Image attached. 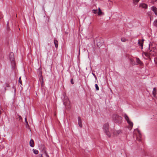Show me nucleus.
Instances as JSON below:
<instances>
[{
    "label": "nucleus",
    "instance_id": "nucleus-26",
    "mask_svg": "<svg viewBox=\"0 0 157 157\" xmlns=\"http://www.w3.org/2000/svg\"><path fill=\"white\" fill-rule=\"evenodd\" d=\"M117 116V118H118V119H119V120H121L122 118H121V117H119V116Z\"/></svg>",
    "mask_w": 157,
    "mask_h": 157
},
{
    "label": "nucleus",
    "instance_id": "nucleus-23",
    "mask_svg": "<svg viewBox=\"0 0 157 157\" xmlns=\"http://www.w3.org/2000/svg\"><path fill=\"white\" fill-rule=\"evenodd\" d=\"M97 11V10H93V12L94 13H96Z\"/></svg>",
    "mask_w": 157,
    "mask_h": 157
},
{
    "label": "nucleus",
    "instance_id": "nucleus-9",
    "mask_svg": "<svg viewBox=\"0 0 157 157\" xmlns=\"http://www.w3.org/2000/svg\"><path fill=\"white\" fill-rule=\"evenodd\" d=\"M78 125L80 127H82V123L81 119L80 117H78Z\"/></svg>",
    "mask_w": 157,
    "mask_h": 157
},
{
    "label": "nucleus",
    "instance_id": "nucleus-32",
    "mask_svg": "<svg viewBox=\"0 0 157 157\" xmlns=\"http://www.w3.org/2000/svg\"><path fill=\"white\" fill-rule=\"evenodd\" d=\"M25 122H26V123H28L26 117L25 118Z\"/></svg>",
    "mask_w": 157,
    "mask_h": 157
},
{
    "label": "nucleus",
    "instance_id": "nucleus-24",
    "mask_svg": "<svg viewBox=\"0 0 157 157\" xmlns=\"http://www.w3.org/2000/svg\"><path fill=\"white\" fill-rule=\"evenodd\" d=\"M6 87H9L10 86L9 84L8 83H5V84Z\"/></svg>",
    "mask_w": 157,
    "mask_h": 157
},
{
    "label": "nucleus",
    "instance_id": "nucleus-34",
    "mask_svg": "<svg viewBox=\"0 0 157 157\" xmlns=\"http://www.w3.org/2000/svg\"><path fill=\"white\" fill-rule=\"evenodd\" d=\"M40 75H42V73H41V71H40Z\"/></svg>",
    "mask_w": 157,
    "mask_h": 157
},
{
    "label": "nucleus",
    "instance_id": "nucleus-17",
    "mask_svg": "<svg viewBox=\"0 0 157 157\" xmlns=\"http://www.w3.org/2000/svg\"><path fill=\"white\" fill-rule=\"evenodd\" d=\"M33 153L35 154H37L38 153V151L37 150L33 149Z\"/></svg>",
    "mask_w": 157,
    "mask_h": 157
},
{
    "label": "nucleus",
    "instance_id": "nucleus-18",
    "mask_svg": "<svg viewBox=\"0 0 157 157\" xmlns=\"http://www.w3.org/2000/svg\"><path fill=\"white\" fill-rule=\"evenodd\" d=\"M102 12H101L100 9V8H98V15H100L102 14Z\"/></svg>",
    "mask_w": 157,
    "mask_h": 157
},
{
    "label": "nucleus",
    "instance_id": "nucleus-6",
    "mask_svg": "<svg viewBox=\"0 0 157 157\" xmlns=\"http://www.w3.org/2000/svg\"><path fill=\"white\" fill-rule=\"evenodd\" d=\"M114 136H117L118 135L121 134V130H114L112 132Z\"/></svg>",
    "mask_w": 157,
    "mask_h": 157
},
{
    "label": "nucleus",
    "instance_id": "nucleus-10",
    "mask_svg": "<svg viewBox=\"0 0 157 157\" xmlns=\"http://www.w3.org/2000/svg\"><path fill=\"white\" fill-rule=\"evenodd\" d=\"M30 146L32 147H33L34 146V143L33 139H31L29 142Z\"/></svg>",
    "mask_w": 157,
    "mask_h": 157
},
{
    "label": "nucleus",
    "instance_id": "nucleus-20",
    "mask_svg": "<svg viewBox=\"0 0 157 157\" xmlns=\"http://www.w3.org/2000/svg\"><path fill=\"white\" fill-rule=\"evenodd\" d=\"M153 25L157 28V20H155L154 21Z\"/></svg>",
    "mask_w": 157,
    "mask_h": 157
},
{
    "label": "nucleus",
    "instance_id": "nucleus-30",
    "mask_svg": "<svg viewBox=\"0 0 157 157\" xmlns=\"http://www.w3.org/2000/svg\"><path fill=\"white\" fill-rule=\"evenodd\" d=\"M19 120H22V118L21 116H19Z\"/></svg>",
    "mask_w": 157,
    "mask_h": 157
},
{
    "label": "nucleus",
    "instance_id": "nucleus-15",
    "mask_svg": "<svg viewBox=\"0 0 157 157\" xmlns=\"http://www.w3.org/2000/svg\"><path fill=\"white\" fill-rule=\"evenodd\" d=\"M136 62L138 64L141 65L143 64V63L138 58H136Z\"/></svg>",
    "mask_w": 157,
    "mask_h": 157
},
{
    "label": "nucleus",
    "instance_id": "nucleus-2",
    "mask_svg": "<svg viewBox=\"0 0 157 157\" xmlns=\"http://www.w3.org/2000/svg\"><path fill=\"white\" fill-rule=\"evenodd\" d=\"M41 148L42 149V150L43 153L40 155H39L38 156L39 157H49L48 155L45 150V148L44 146L43 145H41Z\"/></svg>",
    "mask_w": 157,
    "mask_h": 157
},
{
    "label": "nucleus",
    "instance_id": "nucleus-33",
    "mask_svg": "<svg viewBox=\"0 0 157 157\" xmlns=\"http://www.w3.org/2000/svg\"><path fill=\"white\" fill-rule=\"evenodd\" d=\"M6 87H4V92H5V91H6Z\"/></svg>",
    "mask_w": 157,
    "mask_h": 157
},
{
    "label": "nucleus",
    "instance_id": "nucleus-4",
    "mask_svg": "<svg viewBox=\"0 0 157 157\" xmlns=\"http://www.w3.org/2000/svg\"><path fill=\"white\" fill-rule=\"evenodd\" d=\"M135 132L137 133L136 135V140L139 141H141V135L140 131L137 129L135 130Z\"/></svg>",
    "mask_w": 157,
    "mask_h": 157
},
{
    "label": "nucleus",
    "instance_id": "nucleus-3",
    "mask_svg": "<svg viewBox=\"0 0 157 157\" xmlns=\"http://www.w3.org/2000/svg\"><path fill=\"white\" fill-rule=\"evenodd\" d=\"M124 117L125 119L127 121L128 124L129 125V126L128 128H129V129L130 130L131 129L133 126V123L132 122L129 120L128 117L127 116V115L126 114H124Z\"/></svg>",
    "mask_w": 157,
    "mask_h": 157
},
{
    "label": "nucleus",
    "instance_id": "nucleus-11",
    "mask_svg": "<svg viewBox=\"0 0 157 157\" xmlns=\"http://www.w3.org/2000/svg\"><path fill=\"white\" fill-rule=\"evenodd\" d=\"M140 7H141L143 8L147 9V6L144 3H141L140 5Z\"/></svg>",
    "mask_w": 157,
    "mask_h": 157
},
{
    "label": "nucleus",
    "instance_id": "nucleus-12",
    "mask_svg": "<svg viewBox=\"0 0 157 157\" xmlns=\"http://www.w3.org/2000/svg\"><path fill=\"white\" fill-rule=\"evenodd\" d=\"M151 10L154 12L155 14L157 16V9L155 6L151 7Z\"/></svg>",
    "mask_w": 157,
    "mask_h": 157
},
{
    "label": "nucleus",
    "instance_id": "nucleus-25",
    "mask_svg": "<svg viewBox=\"0 0 157 157\" xmlns=\"http://www.w3.org/2000/svg\"><path fill=\"white\" fill-rule=\"evenodd\" d=\"M21 77H20L19 78V82L21 84H22V81H21Z\"/></svg>",
    "mask_w": 157,
    "mask_h": 157
},
{
    "label": "nucleus",
    "instance_id": "nucleus-22",
    "mask_svg": "<svg viewBox=\"0 0 157 157\" xmlns=\"http://www.w3.org/2000/svg\"><path fill=\"white\" fill-rule=\"evenodd\" d=\"M95 88H96V90H99V88L98 86V85L97 84H95Z\"/></svg>",
    "mask_w": 157,
    "mask_h": 157
},
{
    "label": "nucleus",
    "instance_id": "nucleus-14",
    "mask_svg": "<svg viewBox=\"0 0 157 157\" xmlns=\"http://www.w3.org/2000/svg\"><path fill=\"white\" fill-rule=\"evenodd\" d=\"M149 54H150V55L151 56H155L156 55V54L155 53L154 51H151L149 52Z\"/></svg>",
    "mask_w": 157,
    "mask_h": 157
},
{
    "label": "nucleus",
    "instance_id": "nucleus-19",
    "mask_svg": "<svg viewBox=\"0 0 157 157\" xmlns=\"http://www.w3.org/2000/svg\"><path fill=\"white\" fill-rule=\"evenodd\" d=\"M143 54L146 57H149L150 56V54H149V52L148 53H146V52H144L143 53Z\"/></svg>",
    "mask_w": 157,
    "mask_h": 157
},
{
    "label": "nucleus",
    "instance_id": "nucleus-13",
    "mask_svg": "<svg viewBox=\"0 0 157 157\" xmlns=\"http://www.w3.org/2000/svg\"><path fill=\"white\" fill-rule=\"evenodd\" d=\"M54 44L55 45V47L57 48L58 47V42L57 40L54 39Z\"/></svg>",
    "mask_w": 157,
    "mask_h": 157
},
{
    "label": "nucleus",
    "instance_id": "nucleus-31",
    "mask_svg": "<svg viewBox=\"0 0 157 157\" xmlns=\"http://www.w3.org/2000/svg\"><path fill=\"white\" fill-rule=\"evenodd\" d=\"M121 41L123 42H125L126 41V40L125 39H124L123 40L122 39H121Z\"/></svg>",
    "mask_w": 157,
    "mask_h": 157
},
{
    "label": "nucleus",
    "instance_id": "nucleus-29",
    "mask_svg": "<svg viewBox=\"0 0 157 157\" xmlns=\"http://www.w3.org/2000/svg\"><path fill=\"white\" fill-rule=\"evenodd\" d=\"M92 74L94 76V77L95 78H97V77H96V75H95V74L94 73H92Z\"/></svg>",
    "mask_w": 157,
    "mask_h": 157
},
{
    "label": "nucleus",
    "instance_id": "nucleus-37",
    "mask_svg": "<svg viewBox=\"0 0 157 157\" xmlns=\"http://www.w3.org/2000/svg\"><path fill=\"white\" fill-rule=\"evenodd\" d=\"M150 20H151V17H150Z\"/></svg>",
    "mask_w": 157,
    "mask_h": 157
},
{
    "label": "nucleus",
    "instance_id": "nucleus-5",
    "mask_svg": "<svg viewBox=\"0 0 157 157\" xmlns=\"http://www.w3.org/2000/svg\"><path fill=\"white\" fill-rule=\"evenodd\" d=\"M64 99L63 100V104L65 106H68L70 104V102L67 97H64Z\"/></svg>",
    "mask_w": 157,
    "mask_h": 157
},
{
    "label": "nucleus",
    "instance_id": "nucleus-36",
    "mask_svg": "<svg viewBox=\"0 0 157 157\" xmlns=\"http://www.w3.org/2000/svg\"><path fill=\"white\" fill-rule=\"evenodd\" d=\"M1 111L0 110V115L1 114Z\"/></svg>",
    "mask_w": 157,
    "mask_h": 157
},
{
    "label": "nucleus",
    "instance_id": "nucleus-7",
    "mask_svg": "<svg viewBox=\"0 0 157 157\" xmlns=\"http://www.w3.org/2000/svg\"><path fill=\"white\" fill-rule=\"evenodd\" d=\"M9 59L11 61H13L14 59V54L13 52H11L10 54Z\"/></svg>",
    "mask_w": 157,
    "mask_h": 157
},
{
    "label": "nucleus",
    "instance_id": "nucleus-27",
    "mask_svg": "<svg viewBox=\"0 0 157 157\" xmlns=\"http://www.w3.org/2000/svg\"><path fill=\"white\" fill-rule=\"evenodd\" d=\"M71 84H74V82H73V79H71Z\"/></svg>",
    "mask_w": 157,
    "mask_h": 157
},
{
    "label": "nucleus",
    "instance_id": "nucleus-35",
    "mask_svg": "<svg viewBox=\"0 0 157 157\" xmlns=\"http://www.w3.org/2000/svg\"><path fill=\"white\" fill-rule=\"evenodd\" d=\"M153 2H156L157 1V0H153Z\"/></svg>",
    "mask_w": 157,
    "mask_h": 157
},
{
    "label": "nucleus",
    "instance_id": "nucleus-1",
    "mask_svg": "<svg viewBox=\"0 0 157 157\" xmlns=\"http://www.w3.org/2000/svg\"><path fill=\"white\" fill-rule=\"evenodd\" d=\"M109 124H105L103 126V129L106 135L109 137H110L111 135L109 131Z\"/></svg>",
    "mask_w": 157,
    "mask_h": 157
},
{
    "label": "nucleus",
    "instance_id": "nucleus-28",
    "mask_svg": "<svg viewBox=\"0 0 157 157\" xmlns=\"http://www.w3.org/2000/svg\"><path fill=\"white\" fill-rule=\"evenodd\" d=\"M29 126V124H28V123H26V128H28Z\"/></svg>",
    "mask_w": 157,
    "mask_h": 157
},
{
    "label": "nucleus",
    "instance_id": "nucleus-21",
    "mask_svg": "<svg viewBox=\"0 0 157 157\" xmlns=\"http://www.w3.org/2000/svg\"><path fill=\"white\" fill-rule=\"evenodd\" d=\"M133 2L135 4H136L140 1V0H133Z\"/></svg>",
    "mask_w": 157,
    "mask_h": 157
},
{
    "label": "nucleus",
    "instance_id": "nucleus-8",
    "mask_svg": "<svg viewBox=\"0 0 157 157\" xmlns=\"http://www.w3.org/2000/svg\"><path fill=\"white\" fill-rule=\"evenodd\" d=\"M144 40L142 39V40H139L138 42V44H139V45L141 47V49H143V42L144 41Z\"/></svg>",
    "mask_w": 157,
    "mask_h": 157
},
{
    "label": "nucleus",
    "instance_id": "nucleus-16",
    "mask_svg": "<svg viewBox=\"0 0 157 157\" xmlns=\"http://www.w3.org/2000/svg\"><path fill=\"white\" fill-rule=\"evenodd\" d=\"M156 90L155 87L153 88L152 91L153 95L154 97H155L156 94Z\"/></svg>",
    "mask_w": 157,
    "mask_h": 157
}]
</instances>
